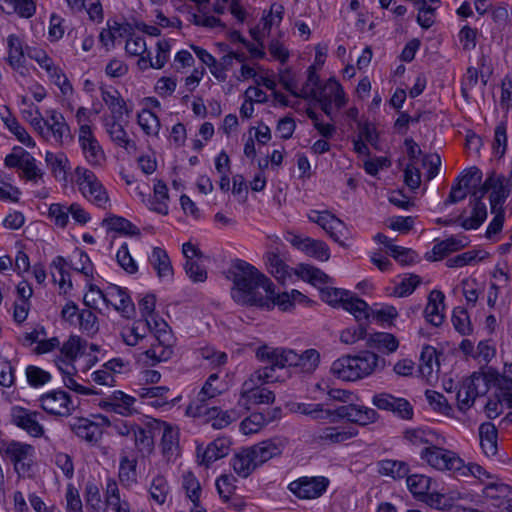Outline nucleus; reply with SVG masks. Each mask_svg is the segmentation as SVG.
Returning <instances> with one entry per match:
<instances>
[{
    "label": "nucleus",
    "instance_id": "nucleus-5",
    "mask_svg": "<svg viewBox=\"0 0 512 512\" xmlns=\"http://www.w3.org/2000/svg\"><path fill=\"white\" fill-rule=\"evenodd\" d=\"M35 453L34 446L14 440L8 442L4 449L5 456L12 463L19 477H26L31 474Z\"/></svg>",
    "mask_w": 512,
    "mask_h": 512
},
{
    "label": "nucleus",
    "instance_id": "nucleus-35",
    "mask_svg": "<svg viewBox=\"0 0 512 512\" xmlns=\"http://www.w3.org/2000/svg\"><path fill=\"white\" fill-rule=\"evenodd\" d=\"M231 465L235 473L243 478L248 477L258 467L249 447L235 454Z\"/></svg>",
    "mask_w": 512,
    "mask_h": 512
},
{
    "label": "nucleus",
    "instance_id": "nucleus-6",
    "mask_svg": "<svg viewBox=\"0 0 512 512\" xmlns=\"http://www.w3.org/2000/svg\"><path fill=\"white\" fill-rule=\"evenodd\" d=\"M420 457L428 465L439 471H449L457 475L462 467V459L454 451L429 445L420 452Z\"/></svg>",
    "mask_w": 512,
    "mask_h": 512
},
{
    "label": "nucleus",
    "instance_id": "nucleus-64",
    "mask_svg": "<svg viewBox=\"0 0 512 512\" xmlns=\"http://www.w3.org/2000/svg\"><path fill=\"white\" fill-rule=\"evenodd\" d=\"M65 499L67 512H84L79 491L73 484L67 485Z\"/></svg>",
    "mask_w": 512,
    "mask_h": 512
},
{
    "label": "nucleus",
    "instance_id": "nucleus-49",
    "mask_svg": "<svg viewBox=\"0 0 512 512\" xmlns=\"http://www.w3.org/2000/svg\"><path fill=\"white\" fill-rule=\"evenodd\" d=\"M264 297L267 298L268 305H260V308L270 310L278 306L281 310L288 311L294 306L290 294L286 292L276 293L272 282H270V288L265 291Z\"/></svg>",
    "mask_w": 512,
    "mask_h": 512
},
{
    "label": "nucleus",
    "instance_id": "nucleus-13",
    "mask_svg": "<svg viewBox=\"0 0 512 512\" xmlns=\"http://www.w3.org/2000/svg\"><path fill=\"white\" fill-rule=\"evenodd\" d=\"M150 347L142 353L146 365L154 366L159 362L168 361L173 355V337L171 333L151 336Z\"/></svg>",
    "mask_w": 512,
    "mask_h": 512
},
{
    "label": "nucleus",
    "instance_id": "nucleus-33",
    "mask_svg": "<svg viewBox=\"0 0 512 512\" xmlns=\"http://www.w3.org/2000/svg\"><path fill=\"white\" fill-rule=\"evenodd\" d=\"M69 427L77 437L89 443L97 442L99 439L98 425L87 418H72Z\"/></svg>",
    "mask_w": 512,
    "mask_h": 512
},
{
    "label": "nucleus",
    "instance_id": "nucleus-45",
    "mask_svg": "<svg viewBox=\"0 0 512 512\" xmlns=\"http://www.w3.org/2000/svg\"><path fill=\"white\" fill-rule=\"evenodd\" d=\"M163 434L161 438V447L164 455L171 457L176 454L179 444V429L171 424L163 422Z\"/></svg>",
    "mask_w": 512,
    "mask_h": 512
},
{
    "label": "nucleus",
    "instance_id": "nucleus-61",
    "mask_svg": "<svg viewBox=\"0 0 512 512\" xmlns=\"http://www.w3.org/2000/svg\"><path fill=\"white\" fill-rule=\"evenodd\" d=\"M80 329L89 336L95 335L99 330V324L96 315L88 309H84L78 314Z\"/></svg>",
    "mask_w": 512,
    "mask_h": 512
},
{
    "label": "nucleus",
    "instance_id": "nucleus-53",
    "mask_svg": "<svg viewBox=\"0 0 512 512\" xmlns=\"http://www.w3.org/2000/svg\"><path fill=\"white\" fill-rule=\"evenodd\" d=\"M271 423V418L264 417V413L255 412L250 414L240 423V430L245 435L259 432L264 426Z\"/></svg>",
    "mask_w": 512,
    "mask_h": 512
},
{
    "label": "nucleus",
    "instance_id": "nucleus-26",
    "mask_svg": "<svg viewBox=\"0 0 512 512\" xmlns=\"http://www.w3.org/2000/svg\"><path fill=\"white\" fill-rule=\"evenodd\" d=\"M231 441L228 438L221 437L211 442L203 451L197 447V457L201 465L209 466L216 460L228 455Z\"/></svg>",
    "mask_w": 512,
    "mask_h": 512
},
{
    "label": "nucleus",
    "instance_id": "nucleus-62",
    "mask_svg": "<svg viewBox=\"0 0 512 512\" xmlns=\"http://www.w3.org/2000/svg\"><path fill=\"white\" fill-rule=\"evenodd\" d=\"M25 374L29 385L35 388L43 386L51 380L49 372L34 365L27 366Z\"/></svg>",
    "mask_w": 512,
    "mask_h": 512
},
{
    "label": "nucleus",
    "instance_id": "nucleus-21",
    "mask_svg": "<svg viewBox=\"0 0 512 512\" xmlns=\"http://www.w3.org/2000/svg\"><path fill=\"white\" fill-rule=\"evenodd\" d=\"M104 303L113 306L124 317L129 318L134 312V304L125 290L117 285H111L105 291Z\"/></svg>",
    "mask_w": 512,
    "mask_h": 512
},
{
    "label": "nucleus",
    "instance_id": "nucleus-3",
    "mask_svg": "<svg viewBox=\"0 0 512 512\" xmlns=\"http://www.w3.org/2000/svg\"><path fill=\"white\" fill-rule=\"evenodd\" d=\"M321 298L332 306L341 305L351 313L357 321L369 318V305L354 293L339 288L325 287L320 289Z\"/></svg>",
    "mask_w": 512,
    "mask_h": 512
},
{
    "label": "nucleus",
    "instance_id": "nucleus-22",
    "mask_svg": "<svg viewBox=\"0 0 512 512\" xmlns=\"http://www.w3.org/2000/svg\"><path fill=\"white\" fill-rule=\"evenodd\" d=\"M103 125L110 140L118 147L131 152L136 150V143L128 137V134L121 124L123 119L103 118Z\"/></svg>",
    "mask_w": 512,
    "mask_h": 512
},
{
    "label": "nucleus",
    "instance_id": "nucleus-54",
    "mask_svg": "<svg viewBox=\"0 0 512 512\" xmlns=\"http://www.w3.org/2000/svg\"><path fill=\"white\" fill-rule=\"evenodd\" d=\"M487 256L488 254L485 252L470 250L449 258L446 262V265L450 268L464 267L466 265L477 263L485 259Z\"/></svg>",
    "mask_w": 512,
    "mask_h": 512
},
{
    "label": "nucleus",
    "instance_id": "nucleus-18",
    "mask_svg": "<svg viewBox=\"0 0 512 512\" xmlns=\"http://www.w3.org/2000/svg\"><path fill=\"white\" fill-rule=\"evenodd\" d=\"M372 403L378 409L390 411L402 419L410 420L413 418V407L404 398H398L388 393H380L373 397Z\"/></svg>",
    "mask_w": 512,
    "mask_h": 512
},
{
    "label": "nucleus",
    "instance_id": "nucleus-28",
    "mask_svg": "<svg viewBox=\"0 0 512 512\" xmlns=\"http://www.w3.org/2000/svg\"><path fill=\"white\" fill-rule=\"evenodd\" d=\"M357 434V429L353 427L327 426L317 432L315 439L323 444L331 445L343 443Z\"/></svg>",
    "mask_w": 512,
    "mask_h": 512
},
{
    "label": "nucleus",
    "instance_id": "nucleus-46",
    "mask_svg": "<svg viewBox=\"0 0 512 512\" xmlns=\"http://www.w3.org/2000/svg\"><path fill=\"white\" fill-rule=\"evenodd\" d=\"M378 472L393 479H401L407 477L409 466L404 461L385 459L378 462Z\"/></svg>",
    "mask_w": 512,
    "mask_h": 512
},
{
    "label": "nucleus",
    "instance_id": "nucleus-20",
    "mask_svg": "<svg viewBox=\"0 0 512 512\" xmlns=\"http://www.w3.org/2000/svg\"><path fill=\"white\" fill-rule=\"evenodd\" d=\"M45 139L63 144L65 138H70V128L64 116L56 110L46 111Z\"/></svg>",
    "mask_w": 512,
    "mask_h": 512
},
{
    "label": "nucleus",
    "instance_id": "nucleus-37",
    "mask_svg": "<svg viewBox=\"0 0 512 512\" xmlns=\"http://www.w3.org/2000/svg\"><path fill=\"white\" fill-rule=\"evenodd\" d=\"M354 367L352 356H344L332 363L331 373L343 381H356L359 380V376Z\"/></svg>",
    "mask_w": 512,
    "mask_h": 512
},
{
    "label": "nucleus",
    "instance_id": "nucleus-8",
    "mask_svg": "<svg viewBox=\"0 0 512 512\" xmlns=\"http://www.w3.org/2000/svg\"><path fill=\"white\" fill-rule=\"evenodd\" d=\"M489 390V381L486 375L474 372L465 379L457 392V402L460 411L470 409L478 396L484 395Z\"/></svg>",
    "mask_w": 512,
    "mask_h": 512
},
{
    "label": "nucleus",
    "instance_id": "nucleus-38",
    "mask_svg": "<svg viewBox=\"0 0 512 512\" xmlns=\"http://www.w3.org/2000/svg\"><path fill=\"white\" fill-rule=\"evenodd\" d=\"M74 181L81 192H98L103 188L94 172L84 167L75 169Z\"/></svg>",
    "mask_w": 512,
    "mask_h": 512
},
{
    "label": "nucleus",
    "instance_id": "nucleus-15",
    "mask_svg": "<svg viewBox=\"0 0 512 512\" xmlns=\"http://www.w3.org/2000/svg\"><path fill=\"white\" fill-rule=\"evenodd\" d=\"M329 480L326 477H301L289 484V490L301 499H315L327 489Z\"/></svg>",
    "mask_w": 512,
    "mask_h": 512
},
{
    "label": "nucleus",
    "instance_id": "nucleus-32",
    "mask_svg": "<svg viewBox=\"0 0 512 512\" xmlns=\"http://www.w3.org/2000/svg\"><path fill=\"white\" fill-rule=\"evenodd\" d=\"M321 94H324V96L334 101L337 108H342L347 103L344 90L334 77H331L322 87H319V92H315L314 90L307 92V90H305L303 95L307 96V99H309V97H318Z\"/></svg>",
    "mask_w": 512,
    "mask_h": 512
},
{
    "label": "nucleus",
    "instance_id": "nucleus-57",
    "mask_svg": "<svg viewBox=\"0 0 512 512\" xmlns=\"http://www.w3.org/2000/svg\"><path fill=\"white\" fill-rule=\"evenodd\" d=\"M150 496L157 504L162 505L170 493V487L165 477L157 475L153 478L150 490Z\"/></svg>",
    "mask_w": 512,
    "mask_h": 512
},
{
    "label": "nucleus",
    "instance_id": "nucleus-29",
    "mask_svg": "<svg viewBox=\"0 0 512 512\" xmlns=\"http://www.w3.org/2000/svg\"><path fill=\"white\" fill-rule=\"evenodd\" d=\"M352 359L355 362L354 368L358 373L359 379L371 375L377 369H383L386 365L384 358L370 351H364L352 356Z\"/></svg>",
    "mask_w": 512,
    "mask_h": 512
},
{
    "label": "nucleus",
    "instance_id": "nucleus-31",
    "mask_svg": "<svg viewBox=\"0 0 512 512\" xmlns=\"http://www.w3.org/2000/svg\"><path fill=\"white\" fill-rule=\"evenodd\" d=\"M445 295L439 290H433L428 297V303L424 309L426 320L433 326H440L444 320Z\"/></svg>",
    "mask_w": 512,
    "mask_h": 512
},
{
    "label": "nucleus",
    "instance_id": "nucleus-55",
    "mask_svg": "<svg viewBox=\"0 0 512 512\" xmlns=\"http://www.w3.org/2000/svg\"><path fill=\"white\" fill-rule=\"evenodd\" d=\"M146 207L156 213L167 215L169 212V194H140Z\"/></svg>",
    "mask_w": 512,
    "mask_h": 512
},
{
    "label": "nucleus",
    "instance_id": "nucleus-27",
    "mask_svg": "<svg viewBox=\"0 0 512 512\" xmlns=\"http://www.w3.org/2000/svg\"><path fill=\"white\" fill-rule=\"evenodd\" d=\"M75 360H70L62 355L56 359V365L59 371L62 374L64 385L79 394L88 395V394H99L100 392L94 391L88 387L80 385L73 378V375L76 373V368L73 365Z\"/></svg>",
    "mask_w": 512,
    "mask_h": 512
},
{
    "label": "nucleus",
    "instance_id": "nucleus-7",
    "mask_svg": "<svg viewBox=\"0 0 512 512\" xmlns=\"http://www.w3.org/2000/svg\"><path fill=\"white\" fill-rule=\"evenodd\" d=\"M4 164L9 168H18L20 176L26 181L38 183L43 178V171L37 165L36 159L21 147H15L4 159Z\"/></svg>",
    "mask_w": 512,
    "mask_h": 512
},
{
    "label": "nucleus",
    "instance_id": "nucleus-56",
    "mask_svg": "<svg viewBox=\"0 0 512 512\" xmlns=\"http://www.w3.org/2000/svg\"><path fill=\"white\" fill-rule=\"evenodd\" d=\"M86 160L93 166H101L105 160V153L97 139L81 144Z\"/></svg>",
    "mask_w": 512,
    "mask_h": 512
},
{
    "label": "nucleus",
    "instance_id": "nucleus-30",
    "mask_svg": "<svg viewBox=\"0 0 512 512\" xmlns=\"http://www.w3.org/2000/svg\"><path fill=\"white\" fill-rule=\"evenodd\" d=\"M258 466L273 457L280 455L284 448V442L280 439H268L249 447Z\"/></svg>",
    "mask_w": 512,
    "mask_h": 512
},
{
    "label": "nucleus",
    "instance_id": "nucleus-14",
    "mask_svg": "<svg viewBox=\"0 0 512 512\" xmlns=\"http://www.w3.org/2000/svg\"><path fill=\"white\" fill-rule=\"evenodd\" d=\"M483 496L489 506L499 512H512V487L503 482H492L483 488Z\"/></svg>",
    "mask_w": 512,
    "mask_h": 512
},
{
    "label": "nucleus",
    "instance_id": "nucleus-23",
    "mask_svg": "<svg viewBox=\"0 0 512 512\" xmlns=\"http://www.w3.org/2000/svg\"><path fill=\"white\" fill-rule=\"evenodd\" d=\"M8 46V57L7 61L9 65L18 72L21 76L28 74V68L26 67V48L24 49L23 42L19 36L11 34L7 38Z\"/></svg>",
    "mask_w": 512,
    "mask_h": 512
},
{
    "label": "nucleus",
    "instance_id": "nucleus-36",
    "mask_svg": "<svg viewBox=\"0 0 512 512\" xmlns=\"http://www.w3.org/2000/svg\"><path fill=\"white\" fill-rule=\"evenodd\" d=\"M267 270L278 280H284L288 275V266L285 264L279 246L269 250L265 256Z\"/></svg>",
    "mask_w": 512,
    "mask_h": 512
},
{
    "label": "nucleus",
    "instance_id": "nucleus-52",
    "mask_svg": "<svg viewBox=\"0 0 512 512\" xmlns=\"http://www.w3.org/2000/svg\"><path fill=\"white\" fill-rule=\"evenodd\" d=\"M407 487L409 491L421 500L428 494L431 478L422 474L407 475Z\"/></svg>",
    "mask_w": 512,
    "mask_h": 512
},
{
    "label": "nucleus",
    "instance_id": "nucleus-17",
    "mask_svg": "<svg viewBox=\"0 0 512 512\" xmlns=\"http://www.w3.org/2000/svg\"><path fill=\"white\" fill-rule=\"evenodd\" d=\"M472 196L468 207L463 210L458 218L461 226L466 230L478 229L487 218L486 203L481 197H477V194H472Z\"/></svg>",
    "mask_w": 512,
    "mask_h": 512
},
{
    "label": "nucleus",
    "instance_id": "nucleus-11",
    "mask_svg": "<svg viewBox=\"0 0 512 512\" xmlns=\"http://www.w3.org/2000/svg\"><path fill=\"white\" fill-rule=\"evenodd\" d=\"M11 423L25 431L31 437L39 438L44 435L45 429L40 421L43 415L34 410L21 406H13L10 410Z\"/></svg>",
    "mask_w": 512,
    "mask_h": 512
},
{
    "label": "nucleus",
    "instance_id": "nucleus-19",
    "mask_svg": "<svg viewBox=\"0 0 512 512\" xmlns=\"http://www.w3.org/2000/svg\"><path fill=\"white\" fill-rule=\"evenodd\" d=\"M136 399L120 390L113 391L99 402V407L105 411L114 412L122 416H130L136 410Z\"/></svg>",
    "mask_w": 512,
    "mask_h": 512
},
{
    "label": "nucleus",
    "instance_id": "nucleus-42",
    "mask_svg": "<svg viewBox=\"0 0 512 512\" xmlns=\"http://www.w3.org/2000/svg\"><path fill=\"white\" fill-rule=\"evenodd\" d=\"M296 274L304 281L314 286H321L331 282V278L321 269L309 264H299Z\"/></svg>",
    "mask_w": 512,
    "mask_h": 512
},
{
    "label": "nucleus",
    "instance_id": "nucleus-41",
    "mask_svg": "<svg viewBox=\"0 0 512 512\" xmlns=\"http://www.w3.org/2000/svg\"><path fill=\"white\" fill-rule=\"evenodd\" d=\"M480 445L487 456L497 453V430L492 423H483L479 427Z\"/></svg>",
    "mask_w": 512,
    "mask_h": 512
},
{
    "label": "nucleus",
    "instance_id": "nucleus-50",
    "mask_svg": "<svg viewBox=\"0 0 512 512\" xmlns=\"http://www.w3.org/2000/svg\"><path fill=\"white\" fill-rule=\"evenodd\" d=\"M466 245L467 244L463 241V239L456 237L447 238L434 245L432 253L435 255V257L432 258L427 255V259L433 261L442 259L449 253L458 251L464 248Z\"/></svg>",
    "mask_w": 512,
    "mask_h": 512
},
{
    "label": "nucleus",
    "instance_id": "nucleus-59",
    "mask_svg": "<svg viewBox=\"0 0 512 512\" xmlns=\"http://www.w3.org/2000/svg\"><path fill=\"white\" fill-rule=\"evenodd\" d=\"M84 499L86 508L90 512H100L102 506V498L98 486L94 482H87L84 490Z\"/></svg>",
    "mask_w": 512,
    "mask_h": 512
},
{
    "label": "nucleus",
    "instance_id": "nucleus-39",
    "mask_svg": "<svg viewBox=\"0 0 512 512\" xmlns=\"http://www.w3.org/2000/svg\"><path fill=\"white\" fill-rule=\"evenodd\" d=\"M149 262L156 270L159 278L171 277L173 275V268L167 252L160 248L155 247L149 256Z\"/></svg>",
    "mask_w": 512,
    "mask_h": 512
},
{
    "label": "nucleus",
    "instance_id": "nucleus-43",
    "mask_svg": "<svg viewBox=\"0 0 512 512\" xmlns=\"http://www.w3.org/2000/svg\"><path fill=\"white\" fill-rule=\"evenodd\" d=\"M367 345L390 354L398 349L399 342L393 334L378 332L369 336Z\"/></svg>",
    "mask_w": 512,
    "mask_h": 512
},
{
    "label": "nucleus",
    "instance_id": "nucleus-40",
    "mask_svg": "<svg viewBox=\"0 0 512 512\" xmlns=\"http://www.w3.org/2000/svg\"><path fill=\"white\" fill-rule=\"evenodd\" d=\"M102 225L107 228V230L115 231L124 235L129 236H139L140 230L137 226H135L132 222L127 220L126 218L109 215L103 219Z\"/></svg>",
    "mask_w": 512,
    "mask_h": 512
},
{
    "label": "nucleus",
    "instance_id": "nucleus-12",
    "mask_svg": "<svg viewBox=\"0 0 512 512\" xmlns=\"http://www.w3.org/2000/svg\"><path fill=\"white\" fill-rule=\"evenodd\" d=\"M39 407L47 414L67 417L72 414L75 406L68 393L63 390H52L38 399Z\"/></svg>",
    "mask_w": 512,
    "mask_h": 512
},
{
    "label": "nucleus",
    "instance_id": "nucleus-16",
    "mask_svg": "<svg viewBox=\"0 0 512 512\" xmlns=\"http://www.w3.org/2000/svg\"><path fill=\"white\" fill-rule=\"evenodd\" d=\"M286 240L298 250L304 252L310 257L316 258L320 261H328L330 258V250L328 245L321 241L310 237H303L302 235L289 232Z\"/></svg>",
    "mask_w": 512,
    "mask_h": 512
},
{
    "label": "nucleus",
    "instance_id": "nucleus-48",
    "mask_svg": "<svg viewBox=\"0 0 512 512\" xmlns=\"http://www.w3.org/2000/svg\"><path fill=\"white\" fill-rule=\"evenodd\" d=\"M434 367L439 368L437 351L434 347L426 345L423 347L420 355L419 372L424 378L429 380L432 377Z\"/></svg>",
    "mask_w": 512,
    "mask_h": 512
},
{
    "label": "nucleus",
    "instance_id": "nucleus-10",
    "mask_svg": "<svg viewBox=\"0 0 512 512\" xmlns=\"http://www.w3.org/2000/svg\"><path fill=\"white\" fill-rule=\"evenodd\" d=\"M263 385L262 383H256L251 378L246 379L241 386L238 405L249 410L252 405L273 404L275 394L271 390L262 387Z\"/></svg>",
    "mask_w": 512,
    "mask_h": 512
},
{
    "label": "nucleus",
    "instance_id": "nucleus-1",
    "mask_svg": "<svg viewBox=\"0 0 512 512\" xmlns=\"http://www.w3.org/2000/svg\"><path fill=\"white\" fill-rule=\"evenodd\" d=\"M233 282L231 296L240 305H268L265 291L270 288V279L257 268L243 260H236L228 271Z\"/></svg>",
    "mask_w": 512,
    "mask_h": 512
},
{
    "label": "nucleus",
    "instance_id": "nucleus-9",
    "mask_svg": "<svg viewBox=\"0 0 512 512\" xmlns=\"http://www.w3.org/2000/svg\"><path fill=\"white\" fill-rule=\"evenodd\" d=\"M280 347L274 348L263 345L256 350V357L259 361L266 363L264 367L255 370L248 378L256 381V383H273L279 381V376L276 375L277 369L286 368L287 365H281L272 358L271 351H279Z\"/></svg>",
    "mask_w": 512,
    "mask_h": 512
},
{
    "label": "nucleus",
    "instance_id": "nucleus-63",
    "mask_svg": "<svg viewBox=\"0 0 512 512\" xmlns=\"http://www.w3.org/2000/svg\"><path fill=\"white\" fill-rule=\"evenodd\" d=\"M22 18H31L36 12L34 0H2Z\"/></svg>",
    "mask_w": 512,
    "mask_h": 512
},
{
    "label": "nucleus",
    "instance_id": "nucleus-25",
    "mask_svg": "<svg viewBox=\"0 0 512 512\" xmlns=\"http://www.w3.org/2000/svg\"><path fill=\"white\" fill-rule=\"evenodd\" d=\"M308 219L322 227L335 242L340 243L339 234L345 228L344 223L340 219L328 211L317 210L310 211Z\"/></svg>",
    "mask_w": 512,
    "mask_h": 512
},
{
    "label": "nucleus",
    "instance_id": "nucleus-44",
    "mask_svg": "<svg viewBox=\"0 0 512 512\" xmlns=\"http://www.w3.org/2000/svg\"><path fill=\"white\" fill-rule=\"evenodd\" d=\"M348 421L361 426L375 423L378 419V413L373 408L363 405L350 404Z\"/></svg>",
    "mask_w": 512,
    "mask_h": 512
},
{
    "label": "nucleus",
    "instance_id": "nucleus-47",
    "mask_svg": "<svg viewBox=\"0 0 512 512\" xmlns=\"http://www.w3.org/2000/svg\"><path fill=\"white\" fill-rule=\"evenodd\" d=\"M45 161L56 179L64 181L66 180L67 171L70 167L68 158L65 154L47 152Z\"/></svg>",
    "mask_w": 512,
    "mask_h": 512
},
{
    "label": "nucleus",
    "instance_id": "nucleus-2",
    "mask_svg": "<svg viewBox=\"0 0 512 512\" xmlns=\"http://www.w3.org/2000/svg\"><path fill=\"white\" fill-rule=\"evenodd\" d=\"M102 419L116 434L132 439L135 448L142 455L152 452L154 440L151 429L142 427L130 420L115 419L111 421L107 417H102Z\"/></svg>",
    "mask_w": 512,
    "mask_h": 512
},
{
    "label": "nucleus",
    "instance_id": "nucleus-4",
    "mask_svg": "<svg viewBox=\"0 0 512 512\" xmlns=\"http://www.w3.org/2000/svg\"><path fill=\"white\" fill-rule=\"evenodd\" d=\"M271 353L277 363L287 365L303 374L313 373L320 363V353L316 349H307L302 354H297L292 349L281 348Z\"/></svg>",
    "mask_w": 512,
    "mask_h": 512
},
{
    "label": "nucleus",
    "instance_id": "nucleus-34",
    "mask_svg": "<svg viewBox=\"0 0 512 512\" xmlns=\"http://www.w3.org/2000/svg\"><path fill=\"white\" fill-rule=\"evenodd\" d=\"M221 393L218 387L210 382H205L197 397L189 404L187 412L193 416H201L206 413V402Z\"/></svg>",
    "mask_w": 512,
    "mask_h": 512
},
{
    "label": "nucleus",
    "instance_id": "nucleus-58",
    "mask_svg": "<svg viewBox=\"0 0 512 512\" xmlns=\"http://www.w3.org/2000/svg\"><path fill=\"white\" fill-rule=\"evenodd\" d=\"M136 458H129L127 455H121L119 464V479L121 483H134L136 482Z\"/></svg>",
    "mask_w": 512,
    "mask_h": 512
},
{
    "label": "nucleus",
    "instance_id": "nucleus-60",
    "mask_svg": "<svg viewBox=\"0 0 512 512\" xmlns=\"http://www.w3.org/2000/svg\"><path fill=\"white\" fill-rule=\"evenodd\" d=\"M452 323L455 330L461 335H470L473 331L469 314L462 307L453 310Z\"/></svg>",
    "mask_w": 512,
    "mask_h": 512
},
{
    "label": "nucleus",
    "instance_id": "nucleus-51",
    "mask_svg": "<svg viewBox=\"0 0 512 512\" xmlns=\"http://www.w3.org/2000/svg\"><path fill=\"white\" fill-rule=\"evenodd\" d=\"M137 122L147 135L158 136L161 124L158 116L149 109H143L137 115Z\"/></svg>",
    "mask_w": 512,
    "mask_h": 512
},
{
    "label": "nucleus",
    "instance_id": "nucleus-24",
    "mask_svg": "<svg viewBox=\"0 0 512 512\" xmlns=\"http://www.w3.org/2000/svg\"><path fill=\"white\" fill-rule=\"evenodd\" d=\"M100 91L103 102L111 111V116H106L105 118L124 119V116L126 118L130 117L131 109L128 108L125 100L116 88L101 87Z\"/></svg>",
    "mask_w": 512,
    "mask_h": 512
}]
</instances>
